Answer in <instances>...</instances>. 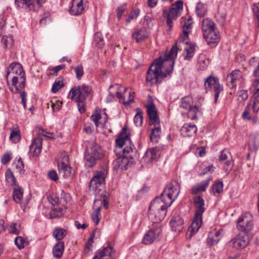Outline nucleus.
Listing matches in <instances>:
<instances>
[{
    "instance_id": "1",
    "label": "nucleus",
    "mask_w": 259,
    "mask_h": 259,
    "mask_svg": "<svg viewBox=\"0 0 259 259\" xmlns=\"http://www.w3.org/2000/svg\"><path fill=\"white\" fill-rule=\"evenodd\" d=\"M178 54L177 45L173 46L169 52H165L163 57L160 56L154 60L149 67L146 76L148 85L160 83L167 76H170L173 71L174 59Z\"/></svg>"
},
{
    "instance_id": "2",
    "label": "nucleus",
    "mask_w": 259,
    "mask_h": 259,
    "mask_svg": "<svg viewBox=\"0 0 259 259\" xmlns=\"http://www.w3.org/2000/svg\"><path fill=\"white\" fill-rule=\"evenodd\" d=\"M127 128L124 127L118 137L116 139V144L119 148L124 146L122 149L123 156L118 157L113 162V167L115 169H120L122 170H126L134 163L133 158L127 154L133 152L135 149L133 144L126 133Z\"/></svg>"
},
{
    "instance_id": "3",
    "label": "nucleus",
    "mask_w": 259,
    "mask_h": 259,
    "mask_svg": "<svg viewBox=\"0 0 259 259\" xmlns=\"http://www.w3.org/2000/svg\"><path fill=\"white\" fill-rule=\"evenodd\" d=\"M6 79L9 82L12 79L10 87L11 92L14 94H19L20 97H25L26 93L23 91L25 83V73L22 66L18 63H11L6 73Z\"/></svg>"
},
{
    "instance_id": "4",
    "label": "nucleus",
    "mask_w": 259,
    "mask_h": 259,
    "mask_svg": "<svg viewBox=\"0 0 259 259\" xmlns=\"http://www.w3.org/2000/svg\"><path fill=\"white\" fill-rule=\"evenodd\" d=\"M196 210L192 225L189 228L186 234L187 238H190L199 229L202 224V214L205 210L204 200L200 196H196L193 198Z\"/></svg>"
},
{
    "instance_id": "5",
    "label": "nucleus",
    "mask_w": 259,
    "mask_h": 259,
    "mask_svg": "<svg viewBox=\"0 0 259 259\" xmlns=\"http://www.w3.org/2000/svg\"><path fill=\"white\" fill-rule=\"evenodd\" d=\"M192 20L188 19L183 26V35H181L177 42L174 46L177 45L178 50H179L178 44H183L185 45L184 51L183 54L184 58L185 60L190 61L193 58L194 55L195 45L193 44L188 43L186 41L189 37L190 29H191Z\"/></svg>"
},
{
    "instance_id": "6",
    "label": "nucleus",
    "mask_w": 259,
    "mask_h": 259,
    "mask_svg": "<svg viewBox=\"0 0 259 259\" xmlns=\"http://www.w3.org/2000/svg\"><path fill=\"white\" fill-rule=\"evenodd\" d=\"M102 156V152L101 146L93 141L88 142L84 154L85 165L88 167H93L96 164V161L101 158Z\"/></svg>"
},
{
    "instance_id": "7",
    "label": "nucleus",
    "mask_w": 259,
    "mask_h": 259,
    "mask_svg": "<svg viewBox=\"0 0 259 259\" xmlns=\"http://www.w3.org/2000/svg\"><path fill=\"white\" fill-rule=\"evenodd\" d=\"M183 9V3L182 1H177L169 10L164 9L163 16L166 17V23L168 27L167 30L170 31L172 28V19H176L180 14V11Z\"/></svg>"
},
{
    "instance_id": "8",
    "label": "nucleus",
    "mask_w": 259,
    "mask_h": 259,
    "mask_svg": "<svg viewBox=\"0 0 259 259\" xmlns=\"http://www.w3.org/2000/svg\"><path fill=\"white\" fill-rule=\"evenodd\" d=\"M172 204V200H167L162 194L160 196L156 197L151 203L149 211L161 210V217L166 216L167 208Z\"/></svg>"
},
{
    "instance_id": "9",
    "label": "nucleus",
    "mask_w": 259,
    "mask_h": 259,
    "mask_svg": "<svg viewBox=\"0 0 259 259\" xmlns=\"http://www.w3.org/2000/svg\"><path fill=\"white\" fill-rule=\"evenodd\" d=\"M111 97H135V92L130 88H125L119 84L110 85L109 88Z\"/></svg>"
},
{
    "instance_id": "10",
    "label": "nucleus",
    "mask_w": 259,
    "mask_h": 259,
    "mask_svg": "<svg viewBox=\"0 0 259 259\" xmlns=\"http://www.w3.org/2000/svg\"><path fill=\"white\" fill-rule=\"evenodd\" d=\"M108 206L109 202L106 196L101 199H95L93 205L94 210L91 214V219L96 225L99 224L100 220L101 208L103 207L107 209Z\"/></svg>"
},
{
    "instance_id": "11",
    "label": "nucleus",
    "mask_w": 259,
    "mask_h": 259,
    "mask_svg": "<svg viewBox=\"0 0 259 259\" xmlns=\"http://www.w3.org/2000/svg\"><path fill=\"white\" fill-rule=\"evenodd\" d=\"M253 217L249 212H246L240 216L236 223L237 229L243 232L247 233L253 228Z\"/></svg>"
},
{
    "instance_id": "12",
    "label": "nucleus",
    "mask_w": 259,
    "mask_h": 259,
    "mask_svg": "<svg viewBox=\"0 0 259 259\" xmlns=\"http://www.w3.org/2000/svg\"><path fill=\"white\" fill-rule=\"evenodd\" d=\"M162 229L160 224H153L146 233L142 239V243L146 245L152 244L161 234Z\"/></svg>"
},
{
    "instance_id": "13",
    "label": "nucleus",
    "mask_w": 259,
    "mask_h": 259,
    "mask_svg": "<svg viewBox=\"0 0 259 259\" xmlns=\"http://www.w3.org/2000/svg\"><path fill=\"white\" fill-rule=\"evenodd\" d=\"M204 85L207 91L214 93V97H219L220 94L223 92V87L219 82L218 78L209 76L205 79Z\"/></svg>"
},
{
    "instance_id": "14",
    "label": "nucleus",
    "mask_w": 259,
    "mask_h": 259,
    "mask_svg": "<svg viewBox=\"0 0 259 259\" xmlns=\"http://www.w3.org/2000/svg\"><path fill=\"white\" fill-rule=\"evenodd\" d=\"M181 107L185 109L189 110L190 112L195 114L190 117L192 120L197 118L196 115L197 113L200 115L202 114L201 107L196 103H194L193 98H182Z\"/></svg>"
},
{
    "instance_id": "15",
    "label": "nucleus",
    "mask_w": 259,
    "mask_h": 259,
    "mask_svg": "<svg viewBox=\"0 0 259 259\" xmlns=\"http://www.w3.org/2000/svg\"><path fill=\"white\" fill-rule=\"evenodd\" d=\"M180 193V185L177 181L169 183L164 190L162 195L167 199L172 200V203L178 197Z\"/></svg>"
},
{
    "instance_id": "16",
    "label": "nucleus",
    "mask_w": 259,
    "mask_h": 259,
    "mask_svg": "<svg viewBox=\"0 0 259 259\" xmlns=\"http://www.w3.org/2000/svg\"><path fill=\"white\" fill-rule=\"evenodd\" d=\"M87 97L93 96L92 89L91 86L82 85L72 88L70 91L69 96L71 97Z\"/></svg>"
},
{
    "instance_id": "17",
    "label": "nucleus",
    "mask_w": 259,
    "mask_h": 259,
    "mask_svg": "<svg viewBox=\"0 0 259 259\" xmlns=\"http://www.w3.org/2000/svg\"><path fill=\"white\" fill-rule=\"evenodd\" d=\"M248 244L247 235L242 233L238 234L229 242L230 245L236 249L243 248Z\"/></svg>"
},
{
    "instance_id": "18",
    "label": "nucleus",
    "mask_w": 259,
    "mask_h": 259,
    "mask_svg": "<svg viewBox=\"0 0 259 259\" xmlns=\"http://www.w3.org/2000/svg\"><path fill=\"white\" fill-rule=\"evenodd\" d=\"M69 199L68 194H67L62 191L60 199L57 196V194L52 193L48 196V201L53 206H64L67 204Z\"/></svg>"
},
{
    "instance_id": "19",
    "label": "nucleus",
    "mask_w": 259,
    "mask_h": 259,
    "mask_svg": "<svg viewBox=\"0 0 259 259\" xmlns=\"http://www.w3.org/2000/svg\"><path fill=\"white\" fill-rule=\"evenodd\" d=\"M243 74L239 70H235L228 75L226 80L227 85L230 89L235 88L237 83L241 81Z\"/></svg>"
},
{
    "instance_id": "20",
    "label": "nucleus",
    "mask_w": 259,
    "mask_h": 259,
    "mask_svg": "<svg viewBox=\"0 0 259 259\" xmlns=\"http://www.w3.org/2000/svg\"><path fill=\"white\" fill-rule=\"evenodd\" d=\"M46 0H15V4L19 7L24 8L28 11L34 10L35 6Z\"/></svg>"
},
{
    "instance_id": "21",
    "label": "nucleus",
    "mask_w": 259,
    "mask_h": 259,
    "mask_svg": "<svg viewBox=\"0 0 259 259\" xmlns=\"http://www.w3.org/2000/svg\"><path fill=\"white\" fill-rule=\"evenodd\" d=\"M115 250L111 246H107L97 253L93 259H115Z\"/></svg>"
},
{
    "instance_id": "22",
    "label": "nucleus",
    "mask_w": 259,
    "mask_h": 259,
    "mask_svg": "<svg viewBox=\"0 0 259 259\" xmlns=\"http://www.w3.org/2000/svg\"><path fill=\"white\" fill-rule=\"evenodd\" d=\"M106 174L107 172L105 170L97 171L91 181L90 185L94 186L103 184L105 182Z\"/></svg>"
},
{
    "instance_id": "23",
    "label": "nucleus",
    "mask_w": 259,
    "mask_h": 259,
    "mask_svg": "<svg viewBox=\"0 0 259 259\" xmlns=\"http://www.w3.org/2000/svg\"><path fill=\"white\" fill-rule=\"evenodd\" d=\"M197 131L195 124L192 123H185L181 128V134L184 137H192Z\"/></svg>"
},
{
    "instance_id": "24",
    "label": "nucleus",
    "mask_w": 259,
    "mask_h": 259,
    "mask_svg": "<svg viewBox=\"0 0 259 259\" xmlns=\"http://www.w3.org/2000/svg\"><path fill=\"white\" fill-rule=\"evenodd\" d=\"M203 36L208 45L214 44L219 40V34L216 29L203 33Z\"/></svg>"
},
{
    "instance_id": "25",
    "label": "nucleus",
    "mask_w": 259,
    "mask_h": 259,
    "mask_svg": "<svg viewBox=\"0 0 259 259\" xmlns=\"http://www.w3.org/2000/svg\"><path fill=\"white\" fill-rule=\"evenodd\" d=\"M42 146V140L39 137H36L33 140L32 143L30 146V151L33 156H38L41 151Z\"/></svg>"
},
{
    "instance_id": "26",
    "label": "nucleus",
    "mask_w": 259,
    "mask_h": 259,
    "mask_svg": "<svg viewBox=\"0 0 259 259\" xmlns=\"http://www.w3.org/2000/svg\"><path fill=\"white\" fill-rule=\"evenodd\" d=\"M83 0H73L72 6L69 10L70 13L74 15L80 14L84 9Z\"/></svg>"
},
{
    "instance_id": "27",
    "label": "nucleus",
    "mask_w": 259,
    "mask_h": 259,
    "mask_svg": "<svg viewBox=\"0 0 259 259\" xmlns=\"http://www.w3.org/2000/svg\"><path fill=\"white\" fill-rule=\"evenodd\" d=\"M210 181V179H207L193 186L191 188L192 193L194 195L205 191L209 184Z\"/></svg>"
},
{
    "instance_id": "28",
    "label": "nucleus",
    "mask_w": 259,
    "mask_h": 259,
    "mask_svg": "<svg viewBox=\"0 0 259 259\" xmlns=\"http://www.w3.org/2000/svg\"><path fill=\"white\" fill-rule=\"evenodd\" d=\"M58 167L59 175H62L64 178H68L71 176V167L68 163H58Z\"/></svg>"
},
{
    "instance_id": "29",
    "label": "nucleus",
    "mask_w": 259,
    "mask_h": 259,
    "mask_svg": "<svg viewBox=\"0 0 259 259\" xmlns=\"http://www.w3.org/2000/svg\"><path fill=\"white\" fill-rule=\"evenodd\" d=\"M65 212V207L62 206H53L51 210L47 214L50 219H55L61 217Z\"/></svg>"
},
{
    "instance_id": "30",
    "label": "nucleus",
    "mask_w": 259,
    "mask_h": 259,
    "mask_svg": "<svg viewBox=\"0 0 259 259\" xmlns=\"http://www.w3.org/2000/svg\"><path fill=\"white\" fill-rule=\"evenodd\" d=\"M184 221L182 218L180 216L177 215L172 218L170 222V224L174 231L180 232L183 228L182 225Z\"/></svg>"
},
{
    "instance_id": "31",
    "label": "nucleus",
    "mask_w": 259,
    "mask_h": 259,
    "mask_svg": "<svg viewBox=\"0 0 259 259\" xmlns=\"http://www.w3.org/2000/svg\"><path fill=\"white\" fill-rule=\"evenodd\" d=\"M221 233L218 230H213L209 232L208 238L207 243L210 245H214L218 243L221 239Z\"/></svg>"
},
{
    "instance_id": "32",
    "label": "nucleus",
    "mask_w": 259,
    "mask_h": 259,
    "mask_svg": "<svg viewBox=\"0 0 259 259\" xmlns=\"http://www.w3.org/2000/svg\"><path fill=\"white\" fill-rule=\"evenodd\" d=\"M149 33L145 28H142L135 32L132 36L137 42H140L148 37Z\"/></svg>"
},
{
    "instance_id": "33",
    "label": "nucleus",
    "mask_w": 259,
    "mask_h": 259,
    "mask_svg": "<svg viewBox=\"0 0 259 259\" xmlns=\"http://www.w3.org/2000/svg\"><path fill=\"white\" fill-rule=\"evenodd\" d=\"M13 187V197L14 200L18 203H20L23 197V189L19 186L18 185H16Z\"/></svg>"
},
{
    "instance_id": "34",
    "label": "nucleus",
    "mask_w": 259,
    "mask_h": 259,
    "mask_svg": "<svg viewBox=\"0 0 259 259\" xmlns=\"http://www.w3.org/2000/svg\"><path fill=\"white\" fill-rule=\"evenodd\" d=\"M161 210L156 211L149 210L148 217L149 219L153 223V224H159L158 223L164 219L165 216L161 217Z\"/></svg>"
},
{
    "instance_id": "35",
    "label": "nucleus",
    "mask_w": 259,
    "mask_h": 259,
    "mask_svg": "<svg viewBox=\"0 0 259 259\" xmlns=\"http://www.w3.org/2000/svg\"><path fill=\"white\" fill-rule=\"evenodd\" d=\"M248 146L249 150L252 152H256L259 147V136L252 135L250 137Z\"/></svg>"
},
{
    "instance_id": "36",
    "label": "nucleus",
    "mask_w": 259,
    "mask_h": 259,
    "mask_svg": "<svg viewBox=\"0 0 259 259\" xmlns=\"http://www.w3.org/2000/svg\"><path fill=\"white\" fill-rule=\"evenodd\" d=\"M215 29L213 21L208 18L203 19L202 22V30L203 33Z\"/></svg>"
},
{
    "instance_id": "37",
    "label": "nucleus",
    "mask_w": 259,
    "mask_h": 259,
    "mask_svg": "<svg viewBox=\"0 0 259 259\" xmlns=\"http://www.w3.org/2000/svg\"><path fill=\"white\" fill-rule=\"evenodd\" d=\"M64 244L63 242H58L53 248V255L57 258H60L64 252Z\"/></svg>"
},
{
    "instance_id": "38",
    "label": "nucleus",
    "mask_w": 259,
    "mask_h": 259,
    "mask_svg": "<svg viewBox=\"0 0 259 259\" xmlns=\"http://www.w3.org/2000/svg\"><path fill=\"white\" fill-rule=\"evenodd\" d=\"M11 134L10 138L14 143H18L21 139L20 132L17 125L14 126L11 128Z\"/></svg>"
},
{
    "instance_id": "39",
    "label": "nucleus",
    "mask_w": 259,
    "mask_h": 259,
    "mask_svg": "<svg viewBox=\"0 0 259 259\" xmlns=\"http://www.w3.org/2000/svg\"><path fill=\"white\" fill-rule=\"evenodd\" d=\"M101 109L98 107L96 108L94 113L91 115V118L94 122L96 126H98L99 124L101 123L102 121H100L102 119Z\"/></svg>"
},
{
    "instance_id": "40",
    "label": "nucleus",
    "mask_w": 259,
    "mask_h": 259,
    "mask_svg": "<svg viewBox=\"0 0 259 259\" xmlns=\"http://www.w3.org/2000/svg\"><path fill=\"white\" fill-rule=\"evenodd\" d=\"M6 180L12 187L15 186L18 184L16 183V180L14 174L10 169H8L5 172Z\"/></svg>"
},
{
    "instance_id": "41",
    "label": "nucleus",
    "mask_w": 259,
    "mask_h": 259,
    "mask_svg": "<svg viewBox=\"0 0 259 259\" xmlns=\"http://www.w3.org/2000/svg\"><path fill=\"white\" fill-rule=\"evenodd\" d=\"M196 12L198 17H204L207 12L206 5L201 2L198 3L196 7Z\"/></svg>"
},
{
    "instance_id": "42",
    "label": "nucleus",
    "mask_w": 259,
    "mask_h": 259,
    "mask_svg": "<svg viewBox=\"0 0 259 259\" xmlns=\"http://www.w3.org/2000/svg\"><path fill=\"white\" fill-rule=\"evenodd\" d=\"M161 128L159 126L152 129L150 139L152 142L157 143L160 137Z\"/></svg>"
},
{
    "instance_id": "43",
    "label": "nucleus",
    "mask_w": 259,
    "mask_h": 259,
    "mask_svg": "<svg viewBox=\"0 0 259 259\" xmlns=\"http://www.w3.org/2000/svg\"><path fill=\"white\" fill-rule=\"evenodd\" d=\"M231 156L230 153L227 150H224L222 151L221 154L219 156V160L224 163L227 165L231 164V161L228 160L229 156Z\"/></svg>"
},
{
    "instance_id": "44",
    "label": "nucleus",
    "mask_w": 259,
    "mask_h": 259,
    "mask_svg": "<svg viewBox=\"0 0 259 259\" xmlns=\"http://www.w3.org/2000/svg\"><path fill=\"white\" fill-rule=\"evenodd\" d=\"M136 110L137 113L134 117V122L136 126H140L142 125L143 121L142 111L140 108H137Z\"/></svg>"
},
{
    "instance_id": "45",
    "label": "nucleus",
    "mask_w": 259,
    "mask_h": 259,
    "mask_svg": "<svg viewBox=\"0 0 259 259\" xmlns=\"http://www.w3.org/2000/svg\"><path fill=\"white\" fill-rule=\"evenodd\" d=\"M223 183L222 182H218L215 183L212 186V191L214 195L219 194L223 191Z\"/></svg>"
},
{
    "instance_id": "46",
    "label": "nucleus",
    "mask_w": 259,
    "mask_h": 259,
    "mask_svg": "<svg viewBox=\"0 0 259 259\" xmlns=\"http://www.w3.org/2000/svg\"><path fill=\"white\" fill-rule=\"evenodd\" d=\"M145 155L149 160L152 162L157 158V150L154 148L149 149L147 151Z\"/></svg>"
},
{
    "instance_id": "47",
    "label": "nucleus",
    "mask_w": 259,
    "mask_h": 259,
    "mask_svg": "<svg viewBox=\"0 0 259 259\" xmlns=\"http://www.w3.org/2000/svg\"><path fill=\"white\" fill-rule=\"evenodd\" d=\"M76 103L77 107L80 113H84L85 109V98H74Z\"/></svg>"
},
{
    "instance_id": "48",
    "label": "nucleus",
    "mask_w": 259,
    "mask_h": 259,
    "mask_svg": "<svg viewBox=\"0 0 259 259\" xmlns=\"http://www.w3.org/2000/svg\"><path fill=\"white\" fill-rule=\"evenodd\" d=\"M64 84L63 80L60 78H58L55 80L52 87V91L56 93L62 87H63Z\"/></svg>"
},
{
    "instance_id": "49",
    "label": "nucleus",
    "mask_w": 259,
    "mask_h": 259,
    "mask_svg": "<svg viewBox=\"0 0 259 259\" xmlns=\"http://www.w3.org/2000/svg\"><path fill=\"white\" fill-rule=\"evenodd\" d=\"M66 230L63 229L56 228L53 232V236L57 240H61L65 236Z\"/></svg>"
},
{
    "instance_id": "50",
    "label": "nucleus",
    "mask_w": 259,
    "mask_h": 259,
    "mask_svg": "<svg viewBox=\"0 0 259 259\" xmlns=\"http://www.w3.org/2000/svg\"><path fill=\"white\" fill-rule=\"evenodd\" d=\"M242 117L243 119H247L253 123H256L257 121V119L256 117H251L250 112L247 108L242 113Z\"/></svg>"
},
{
    "instance_id": "51",
    "label": "nucleus",
    "mask_w": 259,
    "mask_h": 259,
    "mask_svg": "<svg viewBox=\"0 0 259 259\" xmlns=\"http://www.w3.org/2000/svg\"><path fill=\"white\" fill-rule=\"evenodd\" d=\"M13 166L15 167L17 171L20 174H23L24 172V164L21 158L13 163Z\"/></svg>"
},
{
    "instance_id": "52",
    "label": "nucleus",
    "mask_w": 259,
    "mask_h": 259,
    "mask_svg": "<svg viewBox=\"0 0 259 259\" xmlns=\"http://www.w3.org/2000/svg\"><path fill=\"white\" fill-rule=\"evenodd\" d=\"M140 13L139 10H134L128 14L127 18L125 19V22L127 24H128L133 19H136Z\"/></svg>"
},
{
    "instance_id": "53",
    "label": "nucleus",
    "mask_w": 259,
    "mask_h": 259,
    "mask_svg": "<svg viewBox=\"0 0 259 259\" xmlns=\"http://www.w3.org/2000/svg\"><path fill=\"white\" fill-rule=\"evenodd\" d=\"M252 10L254 19L257 23V26L259 27V2L254 4L252 7Z\"/></svg>"
},
{
    "instance_id": "54",
    "label": "nucleus",
    "mask_w": 259,
    "mask_h": 259,
    "mask_svg": "<svg viewBox=\"0 0 259 259\" xmlns=\"http://www.w3.org/2000/svg\"><path fill=\"white\" fill-rule=\"evenodd\" d=\"M37 134L39 135H42L49 139H54V134L53 133L47 132L45 130L43 129L42 127L38 128Z\"/></svg>"
},
{
    "instance_id": "55",
    "label": "nucleus",
    "mask_w": 259,
    "mask_h": 259,
    "mask_svg": "<svg viewBox=\"0 0 259 259\" xmlns=\"http://www.w3.org/2000/svg\"><path fill=\"white\" fill-rule=\"evenodd\" d=\"M126 3H124L117 7L116 9V16L118 20L121 18L123 14L126 10Z\"/></svg>"
},
{
    "instance_id": "56",
    "label": "nucleus",
    "mask_w": 259,
    "mask_h": 259,
    "mask_svg": "<svg viewBox=\"0 0 259 259\" xmlns=\"http://www.w3.org/2000/svg\"><path fill=\"white\" fill-rule=\"evenodd\" d=\"M50 105L53 110H59L62 105V102L57 98H53L50 101Z\"/></svg>"
},
{
    "instance_id": "57",
    "label": "nucleus",
    "mask_w": 259,
    "mask_h": 259,
    "mask_svg": "<svg viewBox=\"0 0 259 259\" xmlns=\"http://www.w3.org/2000/svg\"><path fill=\"white\" fill-rule=\"evenodd\" d=\"M5 48L11 47L13 44V39L12 36H4L2 40Z\"/></svg>"
},
{
    "instance_id": "58",
    "label": "nucleus",
    "mask_w": 259,
    "mask_h": 259,
    "mask_svg": "<svg viewBox=\"0 0 259 259\" xmlns=\"http://www.w3.org/2000/svg\"><path fill=\"white\" fill-rule=\"evenodd\" d=\"M253 97H259V79H255L252 85Z\"/></svg>"
},
{
    "instance_id": "59",
    "label": "nucleus",
    "mask_w": 259,
    "mask_h": 259,
    "mask_svg": "<svg viewBox=\"0 0 259 259\" xmlns=\"http://www.w3.org/2000/svg\"><path fill=\"white\" fill-rule=\"evenodd\" d=\"M148 115L151 124H156L159 123V119L156 112H154L153 113L148 114Z\"/></svg>"
},
{
    "instance_id": "60",
    "label": "nucleus",
    "mask_w": 259,
    "mask_h": 259,
    "mask_svg": "<svg viewBox=\"0 0 259 259\" xmlns=\"http://www.w3.org/2000/svg\"><path fill=\"white\" fill-rule=\"evenodd\" d=\"M95 41L97 42V47L99 48H101L104 45L103 38L101 33H95Z\"/></svg>"
},
{
    "instance_id": "61",
    "label": "nucleus",
    "mask_w": 259,
    "mask_h": 259,
    "mask_svg": "<svg viewBox=\"0 0 259 259\" xmlns=\"http://www.w3.org/2000/svg\"><path fill=\"white\" fill-rule=\"evenodd\" d=\"M25 240L21 236H18L15 238V244L17 247L21 249L24 247Z\"/></svg>"
},
{
    "instance_id": "62",
    "label": "nucleus",
    "mask_w": 259,
    "mask_h": 259,
    "mask_svg": "<svg viewBox=\"0 0 259 259\" xmlns=\"http://www.w3.org/2000/svg\"><path fill=\"white\" fill-rule=\"evenodd\" d=\"M65 67V65L64 64H61L58 66L53 67V68L49 69L50 72L49 75H56L57 74L58 72L64 68Z\"/></svg>"
},
{
    "instance_id": "63",
    "label": "nucleus",
    "mask_w": 259,
    "mask_h": 259,
    "mask_svg": "<svg viewBox=\"0 0 259 259\" xmlns=\"http://www.w3.org/2000/svg\"><path fill=\"white\" fill-rule=\"evenodd\" d=\"M119 102L126 108L130 107L131 104L134 102V98H119Z\"/></svg>"
},
{
    "instance_id": "64",
    "label": "nucleus",
    "mask_w": 259,
    "mask_h": 259,
    "mask_svg": "<svg viewBox=\"0 0 259 259\" xmlns=\"http://www.w3.org/2000/svg\"><path fill=\"white\" fill-rule=\"evenodd\" d=\"M76 77L78 79H80L83 75V69L82 66L80 65H78L74 68Z\"/></svg>"
}]
</instances>
